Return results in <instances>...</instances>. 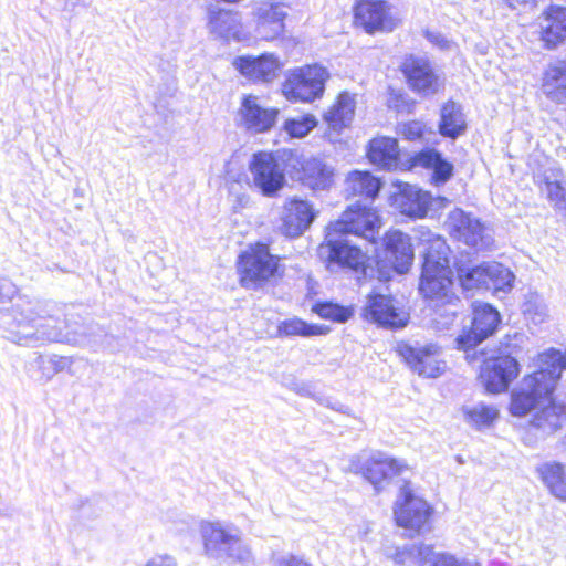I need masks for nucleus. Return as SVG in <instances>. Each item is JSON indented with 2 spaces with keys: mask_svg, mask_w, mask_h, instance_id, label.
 I'll list each match as a JSON object with an SVG mask.
<instances>
[{
  "mask_svg": "<svg viewBox=\"0 0 566 566\" xmlns=\"http://www.w3.org/2000/svg\"><path fill=\"white\" fill-rule=\"evenodd\" d=\"M62 308L48 300L18 296L12 308L2 317L6 338L22 346L46 342L86 345L87 338L77 331H65Z\"/></svg>",
  "mask_w": 566,
  "mask_h": 566,
  "instance_id": "f257e3e1",
  "label": "nucleus"
},
{
  "mask_svg": "<svg viewBox=\"0 0 566 566\" xmlns=\"http://www.w3.org/2000/svg\"><path fill=\"white\" fill-rule=\"evenodd\" d=\"M367 156L369 161L385 170H396L400 164L398 142L390 137H376L369 143Z\"/></svg>",
  "mask_w": 566,
  "mask_h": 566,
  "instance_id": "cd10ccee",
  "label": "nucleus"
},
{
  "mask_svg": "<svg viewBox=\"0 0 566 566\" xmlns=\"http://www.w3.org/2000/svg\"><path fill=\"white\" fill-rule=\"evenodd\" d=\"M249 169L253 187L265 197H276L286 184L284 169L272 153L254 154Z\"/></svg>",
  "mask_w": 566,
  "mask_h": 566,
  "instance_id": "f8f14e48",
  "label": "nucleus"
},
{
  "mask_svg": "<svg viewBox=\"0 0 566 566\" xmlns=\"http://www.w3.org/2000/svg\"><path fill=\"white\" fill-rule=\"evenodd\" d=\"M541 39L547 49L566 40V8L553 6L541 18Z\"/></svg>",
  "mask_w": 566,
  "mask_h": 566,
  "instance_id": "a878e982",
  "label": "nucleus"
},
{
  "mask_svg": "<svg viewBox=\"0 0 566 566\" xmlns=\"http://www.w3.org/2000/svg\"><path fill=\"white\" fill-rule=\"evenodd\" d=\"M413 166L431 169V180L437 186L446 184L453 175V165L436 149L429 148L417 153Z\"/></svg>",
  "mask_w": 566,
  "mask_h": 566,
  "instance_id": "7c9ffc66",
  "label": "nucleus"
},
{
  "mask_svg": "<svg viewBox=\"0 0 566 566\" xmlns=\"http://www.w3.org/2000/svg\"><path fill=\"white\" fill-rule=\"evenodd\" d=\"M316 212L307 200L290 198L284 202L281 232L290 238L303 234L313 223Z\"/></svg>",
  "mask_w": 566,
  "mask_h": 566,
  "instance_id": "412c9836",
  "label": "nucleus"
},
{
  "mask_svg": "<svg viewBox=\"0 0 566 566\" xmlns=\"http://www.w3.org/2000/svg\"><path fill=\"white\" fill-rule=\"evenodd\" d=\"M343 235L331 227L326 228L325 241L317 249L318 258L332 271L349 269L355 272L364 270L366 256L360 249L349 245L338 237Z\"/></svg>",
  "mask_w": 566,
  "mask_h": 566,
  "instance_id": "9d476101",
  "label": "nucleus"
},
{
  "mask_svg": "<svg viewBox=\"0 0 566 566\" xmlns=\"http://www.w3.org/2000/svg\"><path fill=\"white\" fill-rule=\"evenodd\" d=\"M408 470L403 460L375 451L361 453L350 459L349 471L361 474L378 493L386 489L391 480Z\"/></svg>",
  "mask_w": 566,
  "mask_h": 566,
  "instance_id": "423d86ee",
  "label": "nucleus"
},
{
  "mask_svg": "<svg viewBox=\"0 0 566 566\" xmlns=\"http://www.w3.org/2000/svg\"><path fill=\"white\" fill-rule=\"evenodd\" d=\"M539 186L556 210L566 211V181L560 170H547L539 177Z\"/></svg>",
  "mask_w": 566,
  "mask_h": 566,
  "instance_id": "f704fd0d",
  "label": "nucleus"
},
{
  "mask_svg": "<svg viewBox=\"0 0 566 566\" xmlns=\"http://www.w3.org/2000/svg\"><path fill=\"white\" fill-rule=\"evenodd\" d=\"M328 227L342 234H355L374 242L379 233L381 220L374 208L355 205L344 211L340 219L331 222Z\"/></svg>",
  "mask_w": 566,
  "mask_h": 566,
  "instance_id": "9b49d317",
  "label": "nucleus"
},
{
  "mask_svg": "<svg viewBox=\"0 0 566 566\" xmlns=\"http://www.w3.org/2000/svg\"><path fill=\"white\" fill-rule=\"evenodd\" d=\"M316 125L317 120L313 115H304L287 119L284 124V129L291 137L302 138Z\"/></svg>",
  "mask_w": 566,
  "mask_h": 566,
  "instance_id": "c03bdc74",
  "label": "nucleus"
},
{
  "mask_svg": "<svg viewBox=\"0 0 566 566\" xmlns=\"http://www.w3.org/2000/svg\"><path fill=\"white\" fill-rule=\"evenodd\" d=\"M485 289L510 291L513 286L514 274L510 269L497 262H485Z\"/></svg>",
  "mask_w": 566,
  "mask_h": 566,
  "instance_id": "4c0bfd02",
  "label": "nucleus"
},
{
  "mask_svg": "<svg viewBox=\"0 0 566 566\" xmlns=\"http://www.w3.org/2000/svg\"><path fill=\"white\" fill-rule=\"evenodd\" d=\"M397 352L407 365L419 376L436 378L442 374L446 368L440 359V348L434 344L415 345L399 343Z\"/></svg>",
  "mask_w": 566,
  "mask_h": 566,
  "instance_id": "ddd939ff",
  "label": "nucleus"
},
{
  "mask_svg": "<svg viewBox=\"0 0 566 566\" xmlns=\"http://www.w3.org/2000/svg\"><path fill=\"white\" fill-rule=\"evenodd\" d=\"M432 510L421 497L415 496L405 485L396 502L394 515L397 524L403 528L422 533L430 530L429 520Z\"/></svg>",
  "mask_w": 566,
  "mask_h": 566,
  "instance_id": "2eb2a0df",
  "label": "nucleus"
},
{
  "mask_svg": "<svg viewBox=\"0 0 566 566\" xmlns=\"http://www.w3.org/2000/svg\"><path fill=\"white\" fill-rule=\"evenodd\" d=\"M537 472L549 492L557 499L566 502V474L564 465L558 462H546L537 468Z\"/></svg>",
  "mask_w": 566,
  "mask_h": 566,
  "instance_id": "c9c22d12",
  "label": "nucleus"
},
{
  "mask_svg": "<svg viewBox=\"0 0 566 566\" xmlns=\"http://www.w3.org/2000/svg\"><path fill=\"white\" fill-rule=\"evenodd\" d=\"M427 38L431 43L441 50H450L452 48V42L440 33L430 32L427 34Z\"/></svg>",
  "mask_w": 566,
  "mask_h": 566,
  "instance_id": "603ef678",
  "label": "nucleus"
},
{
  "mask_svg": "<svg viewBox=\"0 0 566 566\" xmlns=\"http://www.w3.org/2000/svg\"><path fill=\"white\" fill-rule=\"evenodd\" d=\"M279 111L276 108H265L259 97L245 95L241 101L239 108V117L243 127L252 133L260 134L270 130L277 118Z\"/></svg>",
  "mask_w": 566,
  "mask_h": 566,
  "instance_id": "4be33fe9",
  "label": "nucleus"
},
{
  "mask_svg": "<svg viewBox=\"0 0 566 566\" xmlns=\"http://www.w3.org/2000/svg\"><path fill=\"white\" fill-rule=\"evenodd\" d=\"M304 180L312 189H326L333 182V169L318 159H311L303 166Z\"/></svg>",
  "mask_w": 566,
  "mask_h": 566,
  "instance_id": "e433bc0d",
  "label": "nucleus"
},
{
  "mask_svg": "<svg viewBox=\"0 0 566 566\" xmlns=\"http://www.w3.org/2000/svg\"><path fill=\"white\" fill-rule=\"evenodd\" d=\"M363 316L380 326L400 328L407 325L408 315L400 310L389 295L371 293L363 308Z\"/></svg>",
  "mask_w": 566,
  "mask_h": 566,
  "instance_id": "aec40b11",
  "label": "nucleus"
},
{
  "mask_svg": "<svg viewBox=\"0 0 566 566\" xmlns=\"http://www.w3.org/2000/svg\"><path fill=\"white\" fill-rule=\"evenodd\" d=\"M296 391H297L300 395H303V396H307V395H310V391H308L304 386H302V387L297 388V389H296Z\"/></svg>",
  "mask_w": 566,
  "mask_h": 566,
  "instance_id": "6e6d98bb",
  "label": "nucleus"
},
{
  "mask_svg": "<svg viewBox=\"0 0 566 566\" xmlns=\"http://www.w3.org/2000/svg\"><path fill=\"white\" fill-rule=\"evenodd\" d=\"M485 262L476 266L461 265L458 279L463 290L485 289Z\"/></svg>",
  "mask_w": 566,
  "mask_h": 566,
  "instance_id": "79ce46f5",
  "label": "nucleus"
},
{
  "mask_svg": "<svg viewBox=\"0 0 566 566\" xmlns=\"http://www.w3.org/2000/svg\"><path fill=\"white\" fill-rule=\"evenodd\" d=\"M256 32L261 39L271 41L284 31L286 12L282 3L262 2L255 11Z\"/></svg>",
  "mask_w": 566,
  "mask_h": 566,
  "instance_id": "b1692460",
  "label": "nucleus"
},
{
  "mask_svg": "<svg viewBox=\"0 0 566 566\" xmlns=\"http://www.w3.org/2000/svg\"><path fill=\"white\" fill-rule=\"evenodd\" d=\"M69 363V358L57 355H52L49 357L39 356L36 358V364L42 369L43 376L46 379H51L55 374L64 370Z\"/></svg>",
  "mask_w": 566,
  "mask_h": 566,
  "instance_id": "a18cd8bd",
  "label": "nucleus"
},
{
  "mask_svg": "<svg viewBox=\"0 0 566 566\" xmlns=\"http://www.w3.org/2000/svg\"><path fill=\"white\" fill-rule=\"evenodd\" d=\"M327 406H328V407H331V408H333V409H335V410H337V411L345 412V410H344V406H343V405H339L338 407H336V406H331V405H327Z\"/></svg>",
  "mask_w": 566,
  "mask_h": 566,
  "instance_id": "4d7b16f0",
  "label": "nucleus"
},
{
  "mask_svg": "<svg viewBox=\"0 0 566 566\" xmlns=\"http://www.w3.org/2000/svg\"><path fill=\"white\" fill-rule=\"evenodd\" d=\"M449 253L450 249L442 238L433 237L427 240L419 291L432 304L446 298L454 300Z\"/></svg>",
  "mask_w": 566,
  "mask_h": 566,
  "instance_id": "f03ea898",
  "label": "nucleus"
},
{
  "mask_svg": "<svg viewBox=\"0 0 566 566\" xmlns=\"http://www.w3.org/2000/svg\"><path fill=\"white\" fill-rule=\"evenodd\" d=\"M447 226L455 240L478 252L491 251L494 247L493 230L472 213L454 209L448 216Z\"/></svg>",
  "mask_w": 566,
  "mask_h": 566,
  "instance_id": "1a4fd4ad",
  "label": "nucleus"
},
{
  "mask_svg": "<svg viewBox=\"0 0 566 566\" xmlns=\"http://www.w3.org/2000/svg\"><path fill=\"white\" fill-rule=\"evenodd\" d=\"M354 20L368 34L391 32L399 24L390 12V6L384 0H359L355 6Z\"/></svg>",
  "mask_w": 566,
  "mask_h": 566,
  "instance_id": "4468645a",
  "label": "nucleus"
},
{
  "mask_svg": "<svg viewBox=\"0 0 566 566\" xmlns=\"http://www.w3.org/2000/svg\"><path fill=\"white\" fill-rule=\"evenodd\" d=\"M538 366L537 371L525 376L520 382V390L515 394L513 403L516 413H523L533 406L535 396L531 397L532 392H554L562 371L566 369V352L551 348L539 354Z\"/></svg>",
  "mask_w": 566,
  "mask_h": 566,
  "instance_id": "20e7f679",
  "label": "nucleus"
},
{
  "mask_svg": "<svg viewBox=\"0 0 566 566\" xmlns=\"http://www.w3.org/2000/svg\"><path fill=\"white\" fill-rule=\"evenodd\" d=\"M543 94L556 104H566V61L548 64L543 75Z\"/></svg>",
  "mask_w": 566,
  "mask_h": 566,
  "instance_id": "c756f323",
  "label": "nucleus"
},
{
  "mask_svg": "<svg viewBox=\"0 0 566 566\" xmlns=\"http://www.w3.org/2000/svg\"><path fill=\"white\" fill-rule=\"evenodd\" d=\"M499 312L485 303H475L470 331L459 335L455 339L458 348L469 350L492 335L500 324Z\"/></svg>",
  "mask_w": 566,
  "mask_h": 566,
  "instance_id": "dca6fc26",
  "label": "nucleus"
},
{
  "mask_svg": "<svg viewBox=\"0 0 566 566\" xmlns=\"http://www.w3.org/2000/svg\"><path fill=\"white\" fill-rule=\"evenodd\" d=\"M432 566H480V564L467 559L458 560L452 555L436 553Z\"/></svg>",
  "mask_w": 566,
  "mask_h": 566,
  "instance_id": "09e8293b",
  "label": "nucleus"
},
{
  "mask_svg": "<svg viewBox=\"0 0 566 566\" xmlns=\"http://www.w3.org/2000/svg\"><path fill=\"white\" fill-rule=\"evenodd\" d=\"M401 72L412 91L422 96L434 95L442 85L440 77L424 56H407L401 64Z\"/></svg>",
  "mask_w": 566,
  "mask_h": 566,
  "instance_id": "6ab92c4d",
  "label": "nucleus"
},
{
  "mask_svg": "<svg viewBox=\"0 0 566 566\" xmlns=\"http://www.w3.org/2000/svg\"><path fill=\"white\" fill-rule=\"evenodd\" d=\"M434 322L441 328H449L455 321L463 305L461 300L454 295V300L446 298L433 304Z\"/></svg>",
  "mask_w": 566,
  "mask_h": 566,
  "instance_id": "a19ab883",
  "label": "nucleus"
},
{
  "mask_svg": "<svg viewBox=\"0 0 566 566\" xmlns=\"http://www.w3.org/2000/svg\"><path fill=\"white\" fill-rule=\"evenodd\" d=\"M356 108L355 96L347 92L340 93L335 103L324 114V120L335 132H340L354 119Z\"/></svg>",
  "mask_w": 566,
  "mask_h": 566,
  "instance_id": "2f4dec72",
  "label": "nucleus"
},
{
  "mask_svg": "<svg viewBox=\"0 0 566 566\" xmlns=\"http://www.w3.org/2000/svg\"><path fill=\"white\" fill-rule=\"evenodd\" d=\"M518 390L520 385L511 394L510 411L513 416L524 417L531 413L530 426L543 436L555 433L566 423V406L555 402L552 399L553 392L543 395H537V390L532 392L531 397L535 396L533 406H530L523 413H516L513 403Z\"/></svg>",
  "mask_w": 566,
  "mask_h": 566,
  "instance_id": "0eeeda50",
  "label": "nucleus"
},
{
  "mask_svg": "<svg viewBox=\"0 0 566 566\" xmlns=\"http://www.w3.org/2000/svg\"><path fill=\"white\" fill-rule=\"evenodd\" d=\"M398 191L394 193L395 207L410 218H423L428 213L431 196L408 182L397 184Z\"/></svg>",
  "mask_w": 566,
  "mask_h": 566,
  "instance_id": "5701e85b",
  "label": "nucleus"
},
{
  "mask_svg": "<svg viewBox=\"0 0 566 566\" xmlns=\"http://www.w3.org/2000/svg\"><path fill=\"white\" fill-rule=\"evenodd\" d=\"M14 292L15 287L11 282H0V305H4L7 302L11 301Z\"/></svg>",
  "mask_w": 566,
  "mask_h": 566,
  "instance_id": "3c124183",
  "label": "nucleus"
},
{
  "mask_svg": "<svg viewBox=\"0 0 566 566\" xmlns=\"http://www.w3.org/2000/svg\"><path fill=\"white\" fill-rule=\"evenodd\" d=\"M208 30L218 39L240 41L242 23L239 12L212 7L208 10Z\"/></svg>",
  "mask_w": 566,
  "mask_h": 566,
  "instance_id": "393cba45",
  "label": "nucleus"
},
{
  "mask_svg": "<svg viewBox=\"0 0 566 566\" xmlns=\"http://www.w3.org/2000/svg\"><path fill=\"white\" fill-rule=\"evenodd\" d=\"M520 373L518 363L511 356L488 359L480 370V380L488 392L506 391Z\"/></svg>",
  "mask_w": 566,
  "mask_h": 566,
  "instance_id": "a211bd4d",
  "label": "nucleus"
},
{
  "mask_svg": "<svg viewBox=\"0 0 566 566\" xmlns=\"http://www.w3.org/2000/svg\"><path fill=\"white\" fill-rule=\"evenodd\" d=\"M234 69L253 83L269 84L279 77L283 63L274 53L241 55L232 62Z\"/></svg>",
  "mask_w": 566,
  "mask_h": 566,
  "instance_id": "f3484780",
  "label": "nucleus"
},
{
  "mask_svg": "<svg viewBox=\"0 0 566 566\" xmlns=\"http://www.w3.org/2000/svg\"><path fill=\"white\" fill-rule=\"evenodd\" d=\"M274 566H313L304 557L293 554H282L273 557Z\"/></svg>",
  "mask_w": 566,
  "mask_h": 566,
  "instance_id": "de8ad7c7",
  "label": "nucleus"
},
{
  "mask_svg": "<svg viewBox=\"0 0 566 566\" xmlns=\"http://www.w3.org/2000/svg\"><path fill=\"white\" fill-rule=\"evenodd\" d=\"M423 124L418 120H412L399 125L398 132L408 140H417L423 135Z\"/></svg>",
  "mask_w": 566,
  "mask_h": 566,
  "instance_id": "49530a36",
  "label": "nucleus"
},
{
  "mask_svg": "<svg viewBox=\"0 0 566 566\" xmlns=\"http://www.w3.org/2000/svg\"><path fill=\"white\" fill-rule=\"evenodd\" d=\"M312 311L322 318L332 319L339 323L348 321L353 314L349 308L328 302L315 304Z\"/></svg>",
  "mask_w": 566,
  "mask_h": 566,
  "instance_id": "37998d69",
  "label": "nucleus"
},
{
  "mask_svg": "<svg viewBox=\"0 0 566 566\" xmlns=\"http://www.w3.org/2000/svg\"><path fill=\"white\" fill-rule=\"evenodd\" d=\"M250 202V197L247 193H242L238 196V205L240 207H245Z\"/></svg>",
  "mask_w": 566,
  "mask_h": 566,
  "instance_id": "5fc2aeb1",
  "label": "nucleus"
},
{
  "mask_svg": "<svg viewBox=\"0 0 566 566\" xmlns=\"http://www.w3.org/2000/svg\"><path fill=\"white\" fill-rule=\"evenodd\" d=\"M145 566H178L176 559L168 554H157L153 556Z\"/></svg>",
  "mask_w": 566,
  "mask_h": 566,
  "instance_id": "8fccbe9b",
  "label": "nucleus"
},
{
  "mask_svg": "<svg viewBox=\"0 0 566 566\" xmlns=\"http://www.w3.org/2000/svg\"><path fill=\"white\" fill-rule=\"evenodd\" d=\"M467 122L462 113L461 106L453 101L447 102L440 114L439 132L442 136L452 139L464 134Z\"/></svg>",
  "mask_w": 566,
  "mask_h": 566,
  "instance_id": "473e14b6",
  "label": "nucleus"
},
{
  "mask_svg": "<svg viewBox=\"0 0 566 566\" xmlns=\"http://www.w3.org/2000/svg\"><path fill=\"white\" fill-rule=\"evenodd\" d=\"M277 332L282 336H315L323 335L328 332L327 327L307 324L301 318H289L280 323Z\"/></svg>",
  "mask_w": 566,
  "mask_h": 566,
  "instance_id": "ea45409f",
  "label": "nucleus"
},
{
  "mask_svg": "<svg viewBox=\"0 0 566 566\" xmlns=\"http://www.w3.org/2000/svg\"><path fill=\"white\" fill-rule=\"evenodd\" d=\"M387 258L398 273H405L413 260V249L409 235L399 230L389 231L385 238Z\"/></svg>",
  "mask_w": 566,
  "mask_h": 566,
  "instance_id": "bb28decb",
  "label": "nucleus"
},
{
  "mask_svg": "<svg viewBox=\"0 0 566 566\" xmlns=\"http://www.w3.org/2000/svg\"><path fill=\"white\" fill-rule=\"evenodd\" d=\"M510 8L516 9L521 6L534 3L536 0H504Z\"/></svg>",
  "mask_w": 566,
  "mask_h": 566,
  "instance_id": "864d4df0",
  "label": "nucleus"
},
{
  "mask_svg": "<svg viewBox=\"0 0 566 566\" xmlns=\"http://www.w3.org/2000/svg\"><path fill=\"white\" fill-rule=\"evenodd\" d=\"M563 443L566 446V436L564 437Z\"/></svg>",
  "mask_w": 566,
  "mask_h": 566,
  "instance_id": "13d9d810",
  "label": "nucleus"
},
{
  "mask_svg": "<svg viewBox=\"0 0 566 566\" xmlns=\"http://www.w3.org/2000/svg\"><path fill=\"white\" fill-rule=\"evenodd\" d=\"M345 182L348 193L370 200L378 196L381 188L380 179L369 171L354 170L348 174Z\"/></svg>",
  "mask_w": 566,
  "mask_h": 566,
  "instance_id": "72a5a7b5",
  "label": "nucleus"
},
{
  "mask_svg": "<svg viewBox=\"0 0 566 566\" xmlns=\"http://www.w3.org/2000/svg\"><path fill=\"white\" fill-rule=\"evenodd\" d=\"M239 282L245 290L258 291L272 280L279 270V258L263 243L251 245L238 259Z\"/></svg>",
  "mask_w": 566,
  "mask_h": 566,
  "instance_id": "39448f33",
  "label": "nucleus"
},
{
  "mask_svg": "<svg viewBox=\"0 0 566 566\" xmlns=\"http://www.w3.org/2000/svg\"><path fill=\"white\" fill-rule=\"evenodd\" d=\"M328 76L327 70L317 64L296 67L287 74L282 92L289 101L313 102L323 95Z\"/></svg>",
  "mask_w": 566,
  "mask_h": 566,
  "instance_id": "6e6552de",
  "label": "nucleus"
},
{
  "mask_svg": "<svg viewBox=\"0 0 566 566\" xmlns=\"http://www.w3.org/2000/svg\"><path fill=\"white\" fill-rule=\"evenodd\" d=\"M205 554L224 563L248 564L252 552L242 538V532L233 524L220 521L203 522L200 526Z\"/></svg>",
  "mask_w": 566,
  "mask_h": 566,
  "instance_id": "7ed1b4c3",
  "label": "nucleus"
},
{
  "mask_svg": "<svg viewBox=\"0 0 566 566\" xmlns=\"http://www.w3.org/2000/svg\"><path fill=\"white\" fill-rule=\"evenodd\" d=\"M463 415L470 426L481 429L492 426L499 417V410L494 406L481 402L472 407H464Z\"/></svg>",
  "mask_w": 566,
  "mask_h": 566,
  "instance_id": "58836bf2",
  "label": "nucleus"
},
{
  "mask_svg": "<svg viewBox=\"0 0 566 566\" xmlns=\"http://www.w3.org/2000/svg\"><path fill=\"white\" fill-rule=\"evenodd\" d=\"M386 556L400 566H432L436 553L430 545H406L386 548Z\"/></svg>",
  "mask_w": 566,
  "mask_h": 566,
  "instance_id": "c85d7f7f",
  "label": "nucleus"
}]
</instances>
